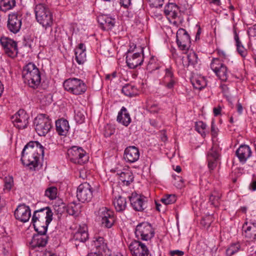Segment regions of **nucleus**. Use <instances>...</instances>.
Returning a JSON list of instances; mask_svg holds the SVG:
<instances>
[{
	"mask_svg": "<svg viewBox=\"0 0 256 256\" xmlns=\"http://www.w3.org/2000/svg\"><path fill=\"white\" fill-rule=\"evenodd\" d=\"M210 68L216 76L222 81H226L228 77L226 66L221 63L218 58H213L210 64Z\"/></svg>",
	"mask_w": 256,
	"mask_h": 256,
	"instance_id": "12",
	"label": "nucleus"
},
{
	"mask_svg": "<svg viewBox=\"0 0 256 256\" xmlns=\"http://www.w3.org/2000/svg\"><path fill=\"white\" fill-rule=\"evenodd\" d=\"M148 110L151 113H156L158 112V106L156 104H153L150 106H148Z\"/></svg>",
	"mask_w": 256,
	"mask_h": 256,
	"instance_id": "50",
	"label": "nucleus"
},
{
	"mask_svg": "<svg viewBox=\"0 0 256 256\" xmlns=\"http://www.w3.org/2000/svg\"><path fill=\"white\" fill-rule=\"evenodd\" d=\"M140 153L138 148L135 146H129L124 151V157L127 162L134 163L140 158Z\"/></svg>",
	"mask_w": 256,
	"mask_h": 256,
	"instance_id": "22",
	"label": "nucleus"
},
{
	"mask_svg": "<svg viewBox=\"0 0 256 256\" xmlns=\"http://www.w3.org/2000/svg\"><path fill=\"white\" fill-rule=\"evenodd\" d=\"M98 217L100 219L102 226L108 228H112L115 222L114 212L106 207L99 209Z\"/></svg>",
	"mask_w": 256,
	"mask_h": 256,
	"instance_id": "9",
	"label": "nucleus"
},
{
	"mask_svg": "<svg viewBox=\"0 0 256 256\" xmlns=\"http://www.w3.org/2000/svg\"><path fill=\"white\" fill-rule=\"evenodd\" d=\"M80 177L84 180L86 178L84 170H81L80 171Z\"/></svg>",
	"mask_w": 256,
	"mask_h": 256,
	"instance_id": "64",
	"label": "nucleus"
},
{
	"mask_svg": "<svg viewBox=\"0 0 256 256\" xmlns=\"http://www.w3.org/2000/svg\"><path fill=\"white\" fill-rule=\"evenodd\" d=\"M22 77L24 82L34 88H37L40 82V72L34 64L32 62L24 68Z\"/></svg>",
	"mask_w": 256,
	"mask_h": 256,
	"instance_id": "2",
	"label": "nucleus"
},
{
	"mask_svg": "<svg viewBox=\"0 0 256 256\" xmlns=\"http://www.w3.org/2000/svg\"><path fill=\"white\" fill-rule=\"evenodd\" d=\"M98 22L104 30H111L114 25V20L106 15H100L98 16Z\"/></svg>",
	"mask_w": 256,
	"mask_h": 256,
	"instance_id": "25",
	"label": "nucleus"
},
{
	"mask_svg": "<svg viewBox=\"0 0 256 256\" xmlns=\"http://www.w3.org/2000/svg\"><path fill=\"white\" fill-rule=\"evenodd\" d=\"M36 19L42 26H50L53 22L52 15L49 8L44 4H37L34 9Z\"/></svg>",
	"mask_w": 256,
	"mask_h": 256,
	"instance_id": "3",
	"label": "nucleus"
},
{
	"mask_svg": "<svg viewBox=\"0 0 256 256\" xmlns=\"http://www.w3.org/2000/svg\"><path fill=\"white\" fill-rule=\"evenodd\" d=\"M122 92L129 97H133L138 94V90L134 86L126 84L122 90Z\"/></svg>",
	"mask_w": 256,
	"mask_h": 256,
	"instance_id": "32",
	"label": "nucleus"
},
{
	"mask_svg": "<svg viewBox=\"0 0 256 256\" xmlns=\"http://www.w3.org/2000/svg\"><path fill=\"white\" fill-rule=\"evenodd\" d=\"M76 60L79 64H82L86 60V52L75 50Z\"/></svg>",
	"mask_w": 256,
	"mask_h": 256,
	"instance_id": "39",
	"label": "nucleus"
},
{
	"mask_svg": "<svg viewBox=\"0 0 256 256\" xmlns=\"http://www.w3.org/2000/svg\"><path fill=\"white\" fill-rule=\"evenodd\" d=\"M140 52L128 54L126 56V62L130 68H135L142 64L144 61V48L140 46Z\"/></svg>",
	"mask_w": 256,
	"mask_h": 256,
	"instance_id": "11",
	"label": "nucleus"
},
{
	"mask_svg": "<svg viewBox=\"0 0 256 256\" xmlns=\"http://www.w3.org/2000/svg\"><path fill=\"white\" fill-rule=\"evenodd\" d=\"M34 230L38 232L37 234L46 236V232L48 230V226H40L39 224L33 225Z\"/></svg>",
	"mask_w": 256,
	"mask_h": 256,
	"instance_id": "44",
	"label": "nucleus"
},
{
	"mask_svg": "<svg viewBox=\"0 0 256 256\" xmlns=\"http://www.w3.org/2000/svg\"><path fill=\"white\" fill-rule=\"evenodd\" d=\"M12 182L13 180L12 178H10L8 182H6L4 186L6 189L10 190L12 188Z\"/></svg>",
	"mask_w": 256,
	"mask_h": 256,
	"instance_id": "56",
	"label": "nucleus"
},
{
	"mask_svg": "<svg viewBox=\"0 0 256 256\" xmlns=\"http://www.w3.org/2000/svg\"><path fill=\"white\" fill-rule=\"evenodd\" d=\"M131 0H120V4L121 6L124 8H128L130 4Z\"/></svg>",
	"mask_w": 256,
	"mask_h": 256,
	"instance_id": "53",
	"label": "nucleus"
},
{
	"mask_svg": "<svg viewBox=\"0 0 256 256\" xmlns=\"http://www.w3.org/2000/svg\"><path fill=\"white\" fill-rule=\"evenodd\" d=\"M237 51L238 54L242 56L245 57L247 54L246 50L244 48V46L240 44H236Z\"/></svg>",
	"mask_w": 256,
	"mask_h": 256,
	"instance_id": "46",
	"label": "nucleus"
},
{
	"mask_svg": "<svg viewBox=\"0 0 256 256\" xmlns=\"http://www.w3.org/2000/svg\"><path fill=\"white\" fill-rule=\"evenodd\" d=\"M135 234L138 239L147 241L154 236V231L150 224L143 222L136 226Z\"/></svg>",
	"mask_w": 256,
	"mask_h": 256,
	"instance_id": "6",
	"label": "nucleus"
},
{
	"mask_svg": "<svg viewBox=\"0 0 256 256\" xmlns=\"http://www.w3.org/2000/svg\"><path fill=\"white\" fill-rule=\"evenodd\" d=\"M164 86L168 89H172L174 88V85L176 82V78L164 80H163Z\"/></svg>",
	"mask_w": 256,
	"mask_h": 256,
	"instance_id": "45",
	"label": "nucleus"
},
{
	"mask_svg": "<svg viewBox=\"0 0 256 256\" xmlns=\"http://www.w3.org/2000/svg\"><path fill=\"white\" fill-rule=\"evenodd\" d=\"M134 176L132 172L127 171L120 174V180L126 186H129L134 180Z\"/></svg>",
	"mask_w": 256,
	"mask_h": 256,
	"instance_id": "33",
	"label": "nucleus"
},
{
	"mask_svg": "<svg viewBox=\"0 0 256 256\" xmlns=\"http://www.w3.org/2000/svg\"><path fill=\"white\" fill-rule=\"evenodd\" d=\"M52 220H46V221H44V222H40L39 221H36V222H32L33 225L36 224H39L40 226H48L49 224L51 222Z\"/></svg>",
	"mask_w": 256,
	"mask_h": 256,
	"instance_id": "54",
	"label": "nucleus"
},
{
	"mask_svg": "<svg viewBox=\"0 0 256 256\" xmlns=\"http://www.w3.org/2000/svg\"><path fill=\"white\" fill-rule=\"evenodd\" d=\"M234 40L236 42V44L241 43L240 41V40L238 36L236 31H234Z\"/></svg>",
	"mask_w": 256,
	"mask_h": 256,
	"instance_id": "62",
	"label": "nucleus"
},
{
	"mask_svg": "<svg viewBox=\"0 0 256 256\" xmlns=\"http://www.w3.org/2000/svg\"><path fill=\"white\" fill-rule=\"evenodd\" d=\"M131 204L136 211L142 212L146 208L147 198L136 193H132L129 197Z\"/></svg>",
	"mask_w": 256,
	"mask_h": 256,
	"instance_id": "15",
	"label": "nucleus"
},
{
	"mask_svg": "<svg viewBox=\"0 0 256 256\" xmlns=\"http://www.w3.org/2000/svg\"><path fill=\"white\" fill-rule=\"evenodd\" d=\"M137 48H138L136 47V45L132 43L130 44V48L127 52L126 55L128 54H130V53L133 54L132 52H134L135 50Z\"/></svg>",
	"mask_w": 256,
	"mask_h": 256,
	"instance_id": "55",
	"label": "nucleus"
},
{
	"mask_svg": "<svg viewBox=\"0 0 256 256\" xmlns=\"http://www.w3.org/2000/svg\"><path fill=\"white\" fill-rule=\"evenodd\" d=\"M88 256H105V254H98L96 252H91L90 254H89Z\"/></svg>",
	"mask_w": 256,
	"mask_h": 256,
	"instance_id": "63",
	"label": "nucleus"
},
{
	"mask_svg": "<svg viewBox=\"0 0 256 256\" xmlns=\"http://www.w3.org/2000/svg\"><path fill=\"white\" fill-rule=\"evenodd\" d=\"M214 114V116H218L220 114L221 108H214L213 110Z\"/></svg>",
	"mask_w": 256,
	"mask_h": 256,
	"instance_id": "60",
	"label": "nucleus"
},
{
	"mask_svg": "<svg viewBox=\"0 0 256 256\" xmlns=\"http://www.w3.org/2000/svg\"><path fill=\"white\" fill-rule=\"evenodd\" d=\"M206 124L202 121H200L196 122L195 128L196 130L204 138L206 136V134L204 130L206 129Z\"/></svg>",
	"mask_w": 256,
	"mask_h": 256,
	"instance_id": "42",
	"label": "nucleus"
},
{
	"mask_svg": "<svg viewBox=\"0 0 256 256\" xmlns=\"http://www.w3.org/2000/svg\"><path fill=\"white\" fill-rule=\"evenodd\" d=\"M50 120L44 114H41L36 116L34 124L35 130L39 136H45L52 128Z\"/></svg>",
	"mask_w": 256,
	"mask_h": 256,
	"instance_id": "5",
	"label": "nucleus"
},
{
	"mask_svg": "<svg viewBox=\"0 0 256 256\" xmlns=\"http://www.w3.org/2000/svg\"><path fill=\"white\" fill-rule=\"evenodd\" d=\"M129 248L133 256H148L149 250L146 246L138 240L132 241Z\"/></svg>",
	"mask_w": 256,
	"mask_h": 256,
	"instance_id": "18",
	"label": "nucleus"
},
{
	"mask_svg": "<svg viewBox=\"0 0 256 256\" xmlns=\"http://www.w3.org/2000/svg\"><path fill=\"white\" fill-rule=\"evenodd\" d=\"M176 42L178 47L182 50H188L190 47V39L186 30L180 28L176 32Z\"/></svg>",
	"mask_w": 256,
	"mask_h": 256,
	"instance_id": "19",
	"label": "nucleus"
},
{
	"mask_svg": "<svg viewBox=\"0 0 256 256\" xmlns=\"http://www.w3.org/2000/svg\"><path fill=\"white\" fill-rule=\"evenodd\" d=\"M88 238V234L86 228L80 227L74 234L71 240L72 242L77 247L80 242H84Z\"/></svg>",
	"mask_w": 256,
	"mask_h": 256,
	"instance_id": "23",
	"label": "nucleus"
},
{
	"mask_svg": "<svg viewBox=\"0 0 256 256\" xmlns=\"http://www.w3.org/2000/svg\"><path fill=\"white\" fill-rule=\"evenodd\" d=\"M22 26V19L17 14L12 13L8 14L7 24L8 28L14 34L20 31Z\"/></svg>",
	"mask_w": 256,
	"mask_h": 256,
	"instance_id": "20",
	"label": "nucleus"
},
{
	"mask_svg": "<svg viewBox=\"0 0 256 256\" xmlns=\"http://www.w3.org/2000/svg\"><path fill=\"white\" fill-rule=\"evenodd\" d=\"M178 10L177 5L174 3H168L165 6L164 12L166 16L176 18L178 16Z\"/></svg>",
	"mask_w": 256,
	"mask_h": 256,
	"instance_id": "30",
	"label": "nucleus"
},
{
	"mask_svg": "<svg viewBox=\"0 0 256 256\" xmlns=\"http://www.w3.org/2000/svg\"><path fill=\"white\" fill-rule=\"evenodd\" d=\"M82 205L80 203L72 202L68 204L66 207V212L70 215L76 216L81 212Z\"/></svg>",
	"mask_w": 256,
	"mask_h": 256,
	"instance_id": "31",
	"label": "nucleus"
},
{
	"mask_svg": "<svg viewBox=\"0 0 256 256\" xmlns=\"http://www.w3.org/2000/svg\"><path fill=\"white\" fill-rule=\"evenodd\" d=\"M56 127L57 132L61 136L66 135L70 128L68 121L63 119L56 122Z\"/></svg>",
	"mask_w": 256,
	"mask_h": 256,
	"instance_id": "29",
	"label": "nucleus"
},
{
	"mask_svg": "<svg viewBox=\"0 0 256 256\" xmlns=\"http://www.w3.org/2000/svg\"><path fill=\"white\" fill-rule=\"evenodd\" d=\"M113 203L118 212H122L126 209V202L124 198L119 196L118 198L114 200Z\"/></svg>",
	"mask_w": 256,
	"mask_h": 256,
	"instance_id": "35",
	"label": "nucleus"
},
{
	"mask_svg": "<svg viewBox=\"0 0 256 256\" xmlns=\"http://www.w3.org/2000/svg\"><path fill=\"white\" fill-rule=\"evenodd\" d=\"M194 87L198 90H202L206 86L207 84L206 79L204 77L194 78L192 80Z\"/></svg>",
	"mask_w": 256,
	"mask_h": 256,
	"instance_id": "36",
	"label": "nucleus"
},
{
	"mask_svg": "<svg viewBox=\"0 0 256 256\" xmlns=\"http://www.w3.org/2000/svg\"><path fill=\"white\" fill-rule=\"evenodd\" d=\"M242 234L248 240L254 239L256 236V223H252L250 226H248L246 222L242 226Z\"/></svg>",
	"mask_w": 256,
	"mask_h": 256,
	"instance_id": "26",
	"label": "nucleus"
},
{
	"mask_svg": "<svg viewBox=\"0 0 256 256\" xmlns=\"http://www.w3.org/2000/svg\"><path fill=\"white\" fill-rule=\"evenodd\" d=\"M58 190L55 186H52L45 191V196L50 200H54L56 198Z\"/></svg>",
	"mask_w": 256,
	"mask_h": 256,
	"instance_id": "41",
	"label": "nucleus"
},
{
	"mask_svg": "<svg viewBox=\"0 0 256 256\" xmlns=\"http://www.w3.org/2000/svg\"><path fill=\"white\" fill-rule=\"evenodd\" d=\"M15 6V0H2L0 3V8L1 10L6 12Z\"/></svg>",
	"mask_w": 256,
	"mask_h": 256,
	"instance_id": "37",
	"label": "nucleus"
},
{
	"mask_svg": "<svg viewBox=\"0 0 256 256\" xmlns=\"http://www.w3.org/2000/svg\"><path fill=\"white\" fill-rule=\"evenodd\" d=\"M68 154L70 160L75 164L82 165L88 160V157L81 148L72 146V148L68 150Z\"/></svg>",
	"mask_w": 256,
	"mask_h": 256,
	"instance_id": "8",
	"label": "nucleus"
},
{
	"mask_svg": "<svg viewBox=\"0 0 256 256\" xmlns=\"http://www.w3.org/2000/svg\"><path fill=\"white\" fill-rule=\"evenodd\" d=\"M166 197L168 204H173L176 201V197L174 194H168L166 196Z\"/></svg>",
	"mask_w": 256,
	"mask_h": 256,
	"instance_id": "49",
	"label": "nucleus"
},
{
	"mask_svg": "<svg viewBox=\"0 0 256 256\" xmlns=\"http://www.w3.org/2000/svg\"><path fill=\"white\" fill-rule=\"evenodd\" d=\"M14 214L16 220L26 222L31 216L30 208L24 204H20L15 210Z\"/></svg>",
	"mask_w": 256,
	"mask_h": 256,
	"instance_id": "21",
	"label": "nucleus"
},
{
	"mask_svg": "<svg viewBox=\"0 0 256 256\" xmlns=\"http://www.w3.org/2000/svg\"><path fill=\"white\" fill-rule=\"evenodd\" d=\"M44 154V147L38 142L32 141L24 147L21 160L24 165L34 170L38 166L40 156Z\"/></svg>",
	"mask_w": 256,
	"mask_h": 256,
	"instance_id": "1",
	"label": "nucleus"
},
{
	"mask_svg": "<svg viewBox=\"0 0 256 256\" xmlns=\"http://www.w3.org/2000/svg\"><path fill=\"white\" fill-rule=\"evenodd\" d=\"M220 156L218 148L216 145L214 144L208 151L206 155L208 168L210 170L216 167Z\"/></svg>",
	"mask_w": 256,
	"mask_h": 256,
	"instance_id": "16",
	"label": "nucleus"
},
{
	"mask_svg": "<svg viewBox=\"0 0 256 256\" xmlns=\"http://www.w3.org/2000/svg\"><path fill=\"white\" fill-rule=\"evenodd\" d=\"M236 107H237V112H238V113L239 114H242V112L243 108H242V104L240 103L238 101L236 104Z\"/></svg>",
	"mask_w": 256,
	"mask_h": 256,
	"instance_id": "59",
	"label": "nucleus"
},
{
	"mask_svg": "<svg viewBox=\"0 0 256 256\" xmlns=\"http://www.w3.org/2000/svg\"><path fill=\"white\" fill-rule=\"evenodd\" d=\"M29 116L24 110H20L14 115L12 116V120L17 128H24L28 123Z\"/></svg>",
	"mask_w": 256,
	"mask_h": 256,
	"instance_id": "14",
	"label": "nucleus"
},
{
	"mask_svg": "<svg viewBox=\"0 0 256 256\" xmlns=\"http://www.w3.org/2000/svg\"><path fill=\"white\" fill-rule=\"evenodd\" d=\"M186 60L188 62V63L184 64V62H182L183 65L184 67L188 68L190 66H194L198 63V56L194 52H190L188 54Z\"/></svg>",
	"mask_w": 256,
	"mask_h": 256,
	"instance_id": "34",
	"label": "nucleus"
},
{
	"mask_svg": "<svg viewBox=\"0 0 256 256\" xmlns=\"http://www.w3.org/2000/svg\"><path fill=\"white\" fill-rule=\"evenodd\" d=\"M75 50H81L82 51L86 52V47L84 44H80L78 45V48H76Z\"/></svg>",
	"mask_w": 256,
	"mask_h": 256,
	"instance_id": "61",
	"label": "nucleus"
},
{
	"mask_svg": "<svg viewBox=\"0 0 256 256\" xmlns=\"http://www.w3.org/2000/svg\"><path fill=\"white\" fill-rule=\"evenodd\" d=\"M249 189L252 191L256 190V179H254L252 180L250 184Z\"/></svg>",
	"mask_w": 256,
	"mask_h": 256,
	"instance_id": "58",
	"label": "nucleus"
},
{
	"mask_svg": "<svg viewBox=\"0 0 256 256\" xmlns=\"http://www.w3.org/2000/svg\"><path fill=\"white\" fill-rule=\"evenodd\" d=\"M220 196L216 192L212 194L209 198V202L211 205H212L214 207H218L220 204Z\"/></svg>",
	"mask_w": 256,
	"mask_h": 256,
	"instance_id": "40",
	"label": "nucleus"
},
{
	"mask_svg": "<svg viewBox=\"0 0 256 256\" xmlns=\"http://www.w3.org/2000/svg\"><path fill=\"white\" fill-rule=\"evenodd\" d=\"M76 196L78 200L82 202H90L93 196L91 186L87 182L80 184L77 188Z\"/></svg>",
	"mask_w": 256,
	"mask_h": 256,
	"instance_id": "10",
	"label": "nucleus"
},
{
	"mask_svg": "<svg viewBox=\"0 0 256 256\" xmlns=\"http://www.w3.org/2000/svg\"><path fill=\"white\" fill-rule=\"evenodd\" d=\"M170 254L171 256H174L176 255H177L178 256H182L184 254V252L183 251L176 250H170Z\"/></svg>",
	"mask_w": 256,
	"mask_h": 256,
	"instance_id": "51",
	"label": "nucleus"
},
{
	"mask_svg": "<svg viewBox=\"0 0 256 256\" xmlns=\"http://www.w3.org/2000/svg\"><path fill=\"white\" fill-rule=\"evenodd\" d=\"M241 250V246L239 242L231 244L226 250L228 256H232Z\"/></svg>",
	"mask_w": 256,
	"mask_h": 256,
	"instance_id": "38",
	"label": "nucleus"
},
{
	"mask_svg": "<svg viewBox=\"0 0 256 256\" xmlns=\"http://www.w3.org/2000/svg\"><path fill=\"white\" fill-rule=\"evenodd\" d=\"M48 240V237L46 236L34 234L30 244L34 248L40 246L43 247L46 244Z\"/></svg>",
	"mask_w": 256,
	"mask_h": 256,
	"instance_id": "27",
	"label": "nucleus"
},
{
	"mask_svg": "<svg viewBox=\"0 0 256 256\" xmlns=\"http://www.w3.org/2000/svg\"><path fill=\"white\" fill-rule=\"evenodd\" d=\"M32 40L31 39L28 38L26 40V38H24V44L26 46H28L30 48H31L32 46Z\"/></svg>",
	"mask_w": 256,
	"mask_h": 256,
	"instance_id": "57",
	"label": "nucleus"
},
{
	"mask_svg": "<svg viewBox=\"0 0 256 256\" xmlns=\"http://www.w3.org/2000/svg\"><path fill=\"white\" fill-rule=\"evenodd\" d=\"M218 128L215 127L214 122H212L211 133L213 136H216L217 135Z\"/></svg>",
	"mask_w": 256,
	"mask_h": 256,
	"instance_id": "52",
	"label": "nucleus"
},
{
	"mask_svg": "<svg viewBox=\"0 0 256 256\" xmlns=\"http://www.w3.org/2000/svg\"><path fill=\"white\" fill-rule=\"evenodd\" d=\"M0 42L8 56L14 58L17 55L18 49L15 41L6 37H2Z\"/></svg>",
	"mask_w": 256,
	"mask_h": 256,
	"instance_id": "13",
	"label": "nucleus"
},
{
	"mask_svg": "<svg viewBox=\"0 0 256 256\" xmlns=\"http://www.w3.org/2000/svg\"><path fill=\"white\" fill-rule=\"evenodd\" d=\"M53 214L50 208L46 206L35 210L32 216V222L39 221L44 222V221L52 220Z\"/></svg>",
	"mask_w": 256,
	"mask_h": 256,
	"instance_id": "17",
	"label": "nucleus"
},
{
	"mask_svg": "<svg viewBox=\"0 0 256 256\" xmlns=\"http://www.w3.org/2000/svg\"><path fill=\"white\" fill-rule=\"evenodd\" d=\"M117 121L125 126H128L131 122L130 114L124 106L122 107L118 113Z\"/></svg>",
	"mask_w": 256,
	"mask_h": 256,
	"instance_id": "28",
	"label": "nucleus"
},
{
	"mask_svg": "<svg viewBox=\"0 0 256 256\" xmlns=\"http://www.w3.org/2000/svg\"><path fill=\"white\" fill-rule=\"evenodd\" d=\"M150 4L154 8H160L163 5L164 0H148Z\"/></svg>",
	"mask_w": 256,
	"mask_h": 256,
	"instance_id": "47",
	"label": "nucleus"
},
{
	"mask_svg": "<svg viewBox=\"0 0 256 256\" xmlns=\"http://www.w3.org/2000/svg\"><path fill=\"white\" fill-rule=\"evenodd\" d=\"M236 154L240 162L244 164L246 160L251 156L252 150L248 145L242 144L236 152Z\"/></svg>",
	"mask_w": 256,
	"mask_h": 256,
	"instance_id": "24",
	"label": "nucleus"
},
{
	"mask_svg": "<svg viewBox=\"0 0 256 256\" xmlns=\"http://www.w3.org/2000/svg\"><path fill=\"white\" fill-rule=\"evenodd\" d=\"M214 220L212 214L206 215L200 221V224L204 228H208Z\"/></svg>",
	"mask_w": 256,
	"mask_h": 256,
	"instance_id": "43",
	"label": "nucleus"
},
{
	"mask_svg": "<svg viewBox=\"0 0 256 256\" xmlns=\"http://www.w3.org/2000/svg\"><path fill=\"white\" fill-rule=\"evenodd\" d=\"M165 76L164 80H168L175 78L171 67L167 68L165 70Z\"/></svg>",
	"mask_w": 256,
	"mask_h": 256,
	"instance_id": "48",
	"label": "nucleus"
},
{
	"mask_svg": "<svg viewBox=\"0 0 256 256\" xmlns=\"http://www.w3.org/2000/svg\"><path fill=\"white\" fill-rule=\"evenodd\" d=\"M63 86L66 90L75 95L82 94L87 89L86 84L80 79L77 78L66 80Z\"/></svg>",
	"mask_w": 256,
	"mask_h": 256,
	"instance_id": "4",
	"label": "nucleus"
},
{
	"mask_svg": "<svg viewBox=\"0 0 256 256\" xmlns=\"http://www.w3.org/2000/svg\"><path fill=\"white\" fill-rule=\"evenodd\" d=\"M90 248L92 250H96L98 254H105V256L110 255V250L108 248L107 243L104 238L98 235H95L91 241Z\"/></svg>",
	"mask_w": 256,
	"mask_h": 256,
	"instance_id": "7",
	"label": "nucleus"
}]
</instances>
